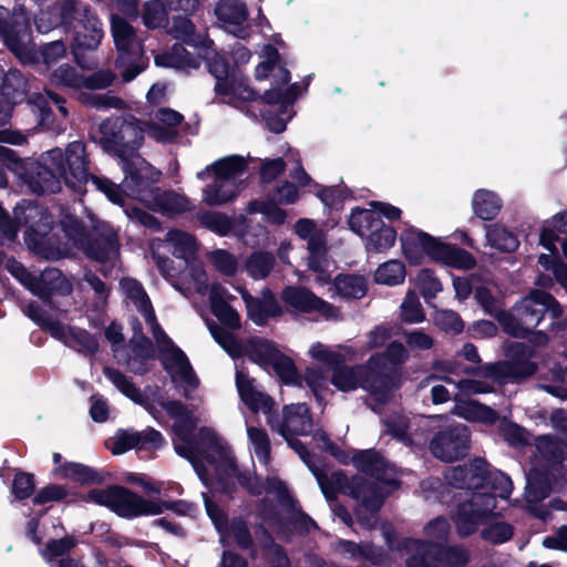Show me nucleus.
<instances>
[{"instance_id": "1", "label": "nucleus", "mask_w": 567, "mask_h": 567, "mask_svg": "<svg viewBox=\"0 0 567 567\" xmlns=\"http://www.w3.org/2000/svg\"><path fill=\"white\" fill-rule=\"evenodd\" d=\"M104 375L126 398L143 405L155 419L161 406L175 420L174 432L178 439L174 446L177 454L187 458L199 478L213 493H229L235 482L247 487L251 494H260L261 487L250 475L239 474L228 445L210 429H200L199 442L192 439V432L198 423L181 402L168 400L158 389H148L143 394L121 371L105 367Z\"/></svg>"}, {"instance_id": "2", "label": "nucleus", "mask_w": 567, "mask_h": 567, "mask_svg": "<svg viewBox=\"0 0 567 567\" xmlns=\"http://www.w3.org/2000/svg\"><path fill=\"white\" fill-rule=\"evenodd\" d=\"M446 480L452 486L475 489L471 498L460 505L455 516V525L462 536L474 533L480 524L486 523L494 514L496 498L506 499L513 491L511 478L499 471H487L483 460L451 468Z\"/></svg>"}, {"instance_id": "3", "label": "nucleus", "mask_w": 567, "mask_h": 567, "mask_svg": "<svg viewBox=\"0 0 567 567\" xmlns=\"http://www.w3.org/2000/svg\"><path fill=\"white\" fill-rule=\"evenodd\" d=\"M90 178L112 203L123 204L120 186L106 178L90 176L85 146L81 142L70 143L65 151L53 148L43 153L31 173L29 185L34 193H56L62 183L80 192Z\"/></svg>"}, {"instance_id": "4", "label": "nucleus", "mask_w": 567, "mask_h": 567, "mask_svg": "<svg viewBox=\"0 0 567 567\" xmlns=\"http://www.w3.org/2000/svg\"><path fill=\"white\" fill-rule=\"evenodd\" d=\"M354 466L375 478V483H368L362 478L348 477L341 472L331 474L330 482L318 476L320 487L327 498H333L337 491L351 494L358 502L357 516L368 527L373 526L371 519L380 509L384 497L399 487L396 472L377 452L368 450L358 452L352 456Z\"/></svg>"}, {"instance_id": "5", "label": "nucleus", "mask_w": 567, "mask_h": 567, "mask_svg": "<svg viewBox=\"0 0 567 567\" xmlns=\"http://www.w3.org/2000/svg\"><path fill=\"white\" fill-rule=\"evenodd\" d=\"M165 243L171 248L172 254L185 261L186 268L182 276V285L173 282L176 290L185 297H189L192 290L200 296H205L209 290V301L213 313L230 328L239 326L238 313L228 305L231 296L220 285H213L210 289L207 285V275L203 265L196 260L197 244L195 238L182 230H171L166 234Z\"/></svg>"}, {"instance_id": "6", "label": "nucleus", "mask_w": 567, "mask_h": 567, "mask_svg": "<svg viewBox=\"0 0 567 567\" xmlns=\"http://www.w3.org/2000/svg\"><path fill=\"white\" fill-rule=\"evenodd\" d=\"M383 361L382 355L373 354L365 364L355 367L339 364L332 370L331 384L342 392L362 388L375 403L372 409L377 411V404L388 402L396 390V383L384 374Z\"/></svg>"}, {"instance_id": "7", "label": "nucleus", "mask_w": 567, "mask_h": 567, "mask_svg": "<svg viewBox=\"0 0 567 567\" xmlns=\"http://www.w3.org/2000/svg\"><path fill=\"white\" fill-rule=\"evenodd\" d=\"M400 240L402 252L412 265H420L425 257L456 269L466 270L475 265V259L470 252L415 228L405 229Z\"/></svg>"}, {"instance_id": "8", "label": "nucleus", "mask_w": 567, "mask_h": 567, "mask_svg": "<svg viewBox=\"0 0 567 567\" xmlns=\"http://www.w3.org/2000/svg\"><path fill=\"white\" fill-rule=\"evenodd\" d=\"M102 147L110 154L120 157L123 162V171H132L135 176L141 175L134 163L142 159L136 155V151L141 147L144 135L147 134L145 123L136 118L114 117L104 121L100 126Z\"/></svg>"}, {"instance_id": "9", "label": "nucleus", "mask_w": 567, "mask_h": 567, "mask_svg": "<svg viewBox=\"0 0 567 567\" xmlns=\"http://www.w3.org/2000/svg\"><path fill=\"white\" fill-rule=\"evenodd\" d=\"M140 177L132 171H126L123 181V189L126 195L144 203L148 208L166 213H181L189 208V202L185 196L175 193H158L154 183L158 181L159 173L144 159H136Z\"/></svg>"}, {"instance_id": "10", "label": "nucleus", "mask_w": 567, "mask_h": 567, "mask_svg": "<svg viewBox=\"0 0 567 567\" xmlns=\"http://www.w3.org/2000/svg\"><path fill=\"white\" fill-rule=\"evenodd\" d=\"M558 318L563 309L557 300L542 290H533L522 298L507 315L499 316V324L505 332L514 337H526L542 321L544 313Z\"/></svg>"}, {"instance_id": "11", "label": "nucleus", "mask_w": 567, "mask_h": 567, "mask_svg": "<svg viewBox=\"0 0 567 567\" xmlns=\"http://www.w3.org/2000/svg\"><path fill=\"white\" fill-rule=\"evenodd\" d=\"M111 34L118 52L116 66L122 72L124 82L132 81L143 70L142 63V39L130 21L120 13H112Z\"/></svg>"}, {"instance_id": "12", "label": "nucleus", "mask_w": 567, "mask_h": 567, "mask_svg": "<svg viewBox=\"0 0 567 567\" xmlns=\"http://www.w3.org/2000/svg\"><path fill=\"white\" fill-rule=\"evenodd\" d=\"M61 227L66 241L56 248L54 257H62L73 254L74 249H83L85 254L102 262H114L118 255L117 237L115 233H110L102 241L95 245H85V233L80 223L73 216H66L61 221Z\"/></svg>"}, {"instance_id": "13", "label": "nucleus", "mask_w": 567, "mask_h": 567, "mask_svg": "<svg viewBox=\"0 0 567 567\" xmlns=\"http://www.w3.org/2000/svg\"><path fill=\"white\" fill-rule=\"evenodd\" d=\"M537 449L548 460L557 461L561 455L560 446L549 436L538 439ZM563 486V467L557 462H554L546 473L533 468L527 475L526 499L530 503L539 502L546 498L551 491Z\"/></svg>"}, {"instance_id": "14", "label": "nucleus", "mask_w": 567, "mask_h": 567, "mask_svg": "<svg viewBox=\"0 0 567 567\" xmlns=\"http://www.w3.org/2000/svg\"><path fill=\"white\" fill-rule=\"evenodd\" d=\"M266 492L272 495L280 504L281 512L276 516H265L269 527L278 534H286L293 529L298 533L309 532L315 523L303 513L296 509L286 485L276 477H270L266 482Z\"/></svg>"}, {"instance_id": "15", "label": "nucleus", "mask_w": 567, "mask_h": 567, "mask_svg": "<svg viewBox=\"0 0 567 567\" xmlns=\"http://www.w3.org/2000/svg\"><path fill=\"white\" fill-rule=\"evenodd\" d=\"M9 12L0 7V34L7 47L23 63H33L38 53L31 40L30 23L22 9L14 11L10 21Z\"/></svg>"}, {"instance_id": "16", "label": "nucleus", "mask_w": 567, "mask_h": 567, "mask_svg": "<svg viewBox=\"0 0 567 567\" xmlns=\"http://www.w3.org/2000/svg\"><path fill=\"white\" fill-rule=\"evenodd\" d=\"M210 333L216 342L233 358L247 355L266 370L280 353L275 344L265 339L251 338L246 343L239 342L231 333L209 324Z\"/></svg>"}, {"instance_id": "17", "label": "nucleus", "mask_w": 567, "mask_h": 567, "mask_svg": "<svg viewBox=\"0 0 567 567\" xmlns=\"http://www.w3.org/2000/svg\"><path fill=\"white\" fill-rule=\"evenodd\" d=\"M264 61L256 68V78L258 80L268 78L274 74L277 82L270 90L265 92L264 99L269 104L290 105L299 95L297 84L287 85L290 80L289 72L277 65L278 53L271 45H265L262 49Z\"/></svg>"}, {"instance_id": "18", "label": "nucleus", "mask_w": 567, "mask_h": 567, "mask_svg": "<svg viewBox=\"0 0 567 567\" xmlns=\"http://www.w3.org/2000/svg\"><path fill=\"white\" fill-rule=\"evenodd\" d=\"M27 315L37 324L49 331L53 338L64 342L66 346L75 349L78 352L89 355H93L97 352L99 342L96 338L87 331L65 326L59 320L44 315L34 305H30L28 307Z\"/></svg>"}, {"instance_id": "19", "label": "nucleus", "mask_w": 567, "mask_h": 567, "mask_svg": "<svg viewBox=\"0 0 567 567\" xmlns=\"http://www.w3.org/2000/svg\"><path fill=\"white\" fill-rule=\"evenodd\" d=\"M405 551L409 555L408 567H464L468 561L463 548H442L419 540H408Z\"/></svg>"}, {"instance_id": "20", "label": "nucleus", "mask_w": 567, "mask_h": 567, "mask_svg": "<svg viewBox=\"0 0 567 567\" xmlns=\"http://www.w3.org/2000/svg\"><path fill=\"white\" fill-rule=\"evenodd\" d=\"M268 424L287 441L303 462L309 463L306 447L292 437L293 435H307L312 430V419L305 403L286 405L282 419L269 417Z\"/></svg>"}, {"instance_id": "21", "label": "nucleus", "mask_w": 567, "mask_h": 567, "mask_svg": "<svg viewBox=\"0 0 567 567\" xmlns=\"http://www.w3.org/2000/svg\"><path fill=\"white\" fill-rule=\"evenodd\" d=\"M7 268L25 288L41 299L47 300L54 295H69L72 291L71 282L59 269L48 268L35 276L14 260L8 261Z\"/></svg>"}, {"instance_id": "22", "label": "nucleus", "mask_w": 567, "mask_h": 567, "mask_svg": "<svg viewBox=\"0 0 567 567\" xmlns=\"http://www.w3.org/2000/svg\"><path fill=\"white\" fill-rule=\"evenodd\" d=\"M152 333L161 352L163 365L173 382L184 388L195 389L198 385V379L185 353L173 343L161 327L158 332L152 331Z\"/></svg>"}, {"instance_id": "23", "label": "nucleus", "mask_w": 567, "mask_h": 567, "mask_svg": "<svg viewBox=\"0 0 567 567\" xmlns=\"http://www.w3.org/2000/svg\"><path fill=\"white\" fill-rule=\"evenodd\" d=\"M63 19L73 29L74 43L80 49H96L103 37L102 23L86 6L76 2L63 10Z\"/></svg>"}, {"instance_id": "24", "label": "nucleus", "mask_w": 567, "mask_h": 567, "mask_svg": "<svg viewBox=\"0 0 567 567\" xmlns=\"http://www.w3.org/2000/svg\"><path fill=\"white\" fill-rule=\"evenodd\" d=\"M295 233L302 240H307L308 266L318 274L317 281L326 284L329 275L326 271V235L312 219L301 218L295 224Z\"/></svg>"}, {"instance_id": "25", "label": "nucleus", "mask_w": 567, "mask_h": 567, "mask_svg": "<svg viewBox=\"0 0 567 567\" xmlns=\"http://www.w3.org/2000/svg\"><path fill=\"white\" fill-rule=\"evenodd\" d=\"M217 24L224 31L244 39L249 34V10L244 0H218L214 7Z\"/></svg>"}, {"instance_id": "26", "label": "nucleus", "mask_w": 567, "mask_h": 567, "mask_svg": "<svg viewBox=\"0 0 567 567\" xmlns=\"http://www.w3.org/2000/svg\"><path fill=\"white\" fill-rule=\"evenodd\" d=\"M164 443L162 434L151 427L143 431L118 430L112 437L107 440V447L115 455L126 453L132 449L137 450H156Z\"/></svg>"}, {"instance_id": "27", "label": "nucleus", "mask_w": 567, "mask_h": 567, "mask_svg": "<svg viewBox=\"0 0 567 567\" xmlns=\"http://www.w3.org/2000/svg\"><path fill=\"white\" fill-rule=\"evenodd\" d=\"M134 331L128 344V353H122L116 358L118 362L126 364L128 370L136 374H143L150 369L154 358V349L148 339L142 334L141 324L136 319L131 321Z\"/></svg>"}, {"instance_id": "28", "label": "nucleus", "mask_w": 567, "mask_h": 567, "mask_svg": "<svg viewBox=\"0 0 567 567\" xmlns=\"http://www.w3.org/2000/svg\"><path fill=\"white\" fill-rule=\"evenodd\" d=\"M467 427L457 424L449 431L441 432L431 442L433 455L442 461L452 462L462 456L468 449Z\"/></svg>"}, {"instance_id": "29", "label": "nucleus", "mask_w": 567, "mask_h": 567, "mask_svg": "<svg viewBox=\"0 0 567 567\" xmlns=\"http://www.w3.org/2000/svg\"><path fill=\"white\" fill-rule=\"evenodd\" d=\"M284 302L302 312H317L326 319H338V310L327 301L318 298L306 288L287 287L281 292Z\"/></svg>"}, {"instance_id": "30", "label": "nucleus", "mask_w": 567, "mask_h": 567, "mask_svg": "<svg viewBox=\"0 0 567 567\" xmlns=\"http://www.w3.org/2000/svg\"><path fill=\"white\" fill-rule=\"evenodd\" d=\"M203 496L206 512L220 535V542L223 544H229L234 540L240 547L247 548L251 539L244 522L234 520L230 526H227L223 512L205 494H203Z\"/></svg>"}, {"instance_id": "31", "label": "nucleus", "mask_w": 567, "mask_h": 567, "mask_svg": "<svg viewBox=\"0 0 567 567\" xmlns=\"http://www.w3.org/2000/svg\"><path fill=\"white\" fill-rule=\"evenodd\" d=\"M236 385L241 401L254 413H262L269 417H274L271 412L274 410V400L265 392L258 390L254 381L249 379L244 372H236Z\"/></svg>"}, {"instance_id": "32", "label": "nucleus", "mask_w": 567, "mask_h": 567, "mask_svg": "<svg viewBox=\"0 0 567 567\" xmlns=\"http://www.w3.org/2000/svg\"><path fill=\"white\" fill-rule=\"evenodd\" d=\"M114 512L122 517H136L140 515H157L163 513L159 503L147 501L131 491L120 487L117 489Z\"/></svg>"}, {"instance_id": "33", "label": "nucleus", "mask_w": 567, "mask_h": 567, "mask_svg": "<svg viewBox=\"0 0 567 567\" xmlns=\"http://www.w3.org/2000/svg\"><path fill=\"white\" fill-rule=\"evenodd\" d=\"M215 92L227 104L239 106L244 102L254 101L256 92L248 85L247 79L239 73L231 72L225 82H216Z\"/></svg>"}, {"instance_id": "34", "label": "nucleus", "mask_w": 567, "mask_h": 567, "mask_svg": "<svg viewBox=\"0 0 567 567\" xmlns=\"http://www.w3.org/2000/svg\"><path fill=\"white\" fill-rule=\"evenodd\" d=\"M247 169V159L240 155H230L223 157L205 169L197 173V177L200 181L206 179L209 176L219 177L225 182L231 184H240L239 179L244 176Z\"/></svg>"}, {"instance_id": "35", "label": "nucleus", "mask_w": 567, "mask_h": 567, "mask_svg": "<svg viewBox=\"0 0 567 567\" xmlns=\"http://www.w3.org/2000/svg\"><path fill=\"white\" fill-rule=\"evenodd\" d=\"M239 290L246 303L248 316L256 324L262 326L269 318L282 315V308L269 290L264 291L260 298H252L247 291Z\"/></svg>"}, {"instance_id": "36", "label": "nucleus", "mask_w": 567, "mask_h": 567, "mask_svg": "<svg viewBox=\"0 0 567 567\" xmlns=\"http://www.w3.org/2000/svg\"><path fill=\"white\" fill-rule=\"evenodd\" d=\"M183 121L182 114L171 109H161L150 123H145L147 135L157 142H171L178 133L177 127Z\"/></svg>"}, {"instance_id": "37", "label": "nucleus", "mask_w": 567, "mask_h": 567, "mask_svg": "<svg viewBox=\"0 0 567 567\" xmlns=\"http://www.w3.org/2000/svg\"><path fill=\"white\" fill-rule=\"evenodd\" d=\"M121 289L141 312L151 331L158 332L159 326L156 322L153 307L142 285L133 278H124L121 280Z\"/></svg>"}, {"instance_id": "38", "label": "nucleus", "mask_w": 567, "mask_h": 567, "mask_svg": "<svg viewBox=\"0 0 567 567\" xmlns=\"http://www.w3.org/2000/svg\"><path fill=\"white\" fill-rule=\"evenodd\" d=\"M53 102L58 105L59 112L63 117H66L68 111L65 106L62 104V100L51 92H47V95L41 93H34L28 99V104L31 105L32 112L39 118V125L47 130L53 131H62V126L60 124L54 125L53 116L51 114V110L49 107V103Z\"/></svg>"}, {"instance_id": "39", "label": "nucleus", "mask_w": 567, "mask_h": 567, "mask_svg": "<svg viewBox=\"0 0 567 567\" xmlns=\"http://www.w3.org/2000/svg\"><path fill=\"white\" fill-rule=\"evenodd\" d=\"M385 431L394 439L408 446L422 445L426 441V434L417 430L413 431L411 423L405 415L393 413L383 420Z\"/></svg>"}, {"instance_id": "40", "label": "nucleus", "mask_w": 567, "mask_h": 567, "mask_svg": "<svg viewBox=\"0 0 567 567\" xmlns=\"http://www.w3.org/2000/svg\"><path fill=\"white\" fill-rule=\"evenodd\" d=\"M16 219L28 226L30 233L39 236L45 235L53 223L51 215L42 207L28 204L23 209L19 207L14 212Z\"/></svg>"}, {"instance_id": "41", "label": "nucleus", "mask_w": 567, "mask_h": 567, "mask_svg": "<svg viewBox=\"0 0 567 567\" xmlns=\"http://www.w3.org/2000/svg\"><path fill=\"white\" fill-rule=\"evenodd\" d=\"M535 371L536 365L529 361L501 362L485 368L486 375L498 382L516 381L534 374Z\"/></svg>"}, {"instance_id": "42", "label": "nucleus", "mask_w": 567, "mask_h": 567, "mask_svg": "<svg viewBox=\"0 0 567 567\" xmlns=\"http://www.w3.org/2000/svg\"><path fill=\"white\" fill-rule=\"evenodd\" d=\"M308 353L313 360L333 369L344 361L357 357V352L350 347L338 346L329 348L320 342L313 343L309 348Z\"/></svg>"}, {"instance_id": "43", "label": "nucleus", "mask_w": 567, "mask_h": 567, "mask_svg": "<svg viewBox=\"0 0 567 567\" xmlns=\"http://www.w3.org/2000/svg\"><path fill=\"white\" fill-rule=\"evenodd\" d=\"M240 190V184H231L219 177L203 189V200L209 206H220L235 199Z\"/></svg>"}, {"instance_id": "44", "label": "nucleus", "mask_w": 567, "mask_h": 567, "mask_svg": "<svg viewBox=\"0 0 567 567\" xmlns=\"http://www.w3.org/2000/svg\"><path fill=\"white\" fill-rule=\"evenodd\" d=\"M60 478L71 480L80 484L102 483L104 475L92 467L80 463H64L53 470Z\"/></svg>"}, {"instance_id": "45", "label": "nucleus", "mask_w": 567, "mask_h": 567, "mask_svg": "<svg viewBox=\"0 0 567 567\" xmlns=\"http://www.w3.org/2000/svg\"><path fill=\"white\" fill-rule=\"evenodd\" d=\"M338 550L346 558L353 560H365L374 565H380L384 561L382 549L370 544L359 545L353 542L342 540L338 544Z\"/></svg>"}, {"instance_id": "46", "label": "nucleus", "mask_w": 567, "mask_h": 567, "mask_svg": "<svg viewBox=\"0 0 567 567\" xmlns=\"http://www.w3.org/2000/svg\"><path fill=\"white\" fill-rule=\"evenodd\" d=\"M172 32L175 38L181 39L197 50L208 49L209 44H213V41L205 33L196 32L192 21L184 17H178L174 20Z\"/></svg>"}, {"instance_id": "47", "label": "nucleus", "mask_w": 567, "mask_h": 567, "mask_svg": "<svg viewBox=\"0 0 567 567\" xmlns=\"http://www.w3.org/2000/svg\"><path fill=\"white\" fill-rule=\"evenodd\" d=\"M473 212L484 220H492L499 213L502 207L501 198L493 192L478 189L472 199Z\"/></svg>"}, {"instance_id": "48", "label": "nucleus", "mask_w": 567, "mask_h": 567, "mask_svg": "<svg viewBox=\"0 0 567 567\" xmlns=\"http://www.w3.org/2000/svg\"><path fill=\"white\" fill-rule=\"evenodd\" d=\"M558 234L567 235V210L546 220L539 236V244L549 251H556Z\"/></svg>"}, {"instance_id": "49", "label": "nucleus", "mask_w": 567, "mask_h": 567, "mask_svg": "<svg viewBox=\"0 0 567 567\" xmlns=\"http://www.w3.org/2000/svg\"><path fill=\"white\" fill-rule=\"evenodd\" d=\"M155 62L161 66L181 70L196 69L199 65L198 60L189 54L181 44H175L171 52L156 56Z\"/></svg>"}, {"instance_id": "50", "label": "nucleus", "mask_w": 567, "mask_h": 567, "mask_svg": "<svg viewBox=\"0 0 567 567\" xmlns=\"http://www.w3.org/2000/svg\"><path fill=\"white\" fill-rule=\"evenodd\" d=\"M384 358L382 362L385 365L384 374L396 383V389L400 385V373L396 368L398 364L405 362L409 358L406 348L400 342H391L384 353H379Z\"/></svg>"}, {"instance_id": "51", "label": "nucleus", "mask_w": 567, "mask_h": 567, "mask_svg": "<svg viewBox=\"0 0 567 567\" xmlns=\"http://www.w3.org/2000/svg\"><path fill=\"white\" fill-rule=\"evenodd\" d=\"M454 413L473 422L494 423L497 419V414L492 409L476 401L458 402Z\"/></svg>"}, {"instance_id": "52", "label": "nucleus", "mask_w": 567, "mask_h": 567, "mask_svg": "<svg viewBox=\"0 0 567 567\" xmlns=\"http://www.w3.org/2000/svg\"><path fill=\"white\" fill-rule=\"evenodd\" d=\"M405 276L406 270L404 264L396 259L381 264L374 271L375 282L390 287L403 284Z\"/></svg>"}, {"instance_id": "53", "label": "nucleus", "mask_w": 567, "mask_h": 567, "mask_svg": "<svg viewBox=\"0 0 567 567\" xmlns=\"http://www.w3.org/2000/svg\"><path fill=\"white\" fill-rule=\"evenodd\" d=\"M365 236L368 237L365 244L367 249L374 252L390 249L396 239L395 230L390 226H385L383 221H380V226L374 227Z\"/></svg>"}, {"instance_id": "54", "label": "nucleus", "mask_w": 567, "mask_h": 567, "mask_svg": "<svg viewBox=\"0 0 567 567\" xmlns=\"http://www.w3.org/2000/svg\"><path fill=\"white\" fill-rule=\"evenodd\" d=\"M334 289L344 298H362L367 292V282L359 275H340L334 280Z\"/></svg>"}, {"instance_id": "55", "label": "nucleus", "mask_w": 567, "mask_h": 567, "mask_svg": "<svg viewBox=\"0 0 567 567\" xmlns=\"http://www.w3.org/2000/svg\"><path fill=\"white\" fill-rule=\"evenodd\" d=\"M2 96L11 104L20 102L25 94V80L18 70H10L3 79Z\"/></svg>"}, {"instance_id": "56", "label": "nucleus", "mask_w": 567, "mask_h": 567, "mask_svg": "<svg viewBox=\"0 0 567 567\" xmlns=\"http://www.w3.org/2000/svg\"><path fill=\"white\" fill-rule=\"evenodd\" d=\"M245 422L254 453L261 463L267 464L270 457V443L267 433L262 429L254 426L248 419Z\"/></svg>"}, {"instance_id": "57", "label": "nucleus", "mask_w": 567, "mask_h": 567, "mask_svg": "<svg viewBox=\"0 0 567 567\" xmlns=\"http://www.w3.org/2000/svg\"><path fill=\"white\" fill-rule=\"evenodd\" d=\"M380 221L382 220L375 212L360 208L353 209L349 218L350 228L360 236H365L374 227H379Z\"/></svg>"}, {"instance_id": "58", "label": "nucleus", "mask_w": 567, "mask_h": 567, "mask_svg": "<svg viewBox=\"0 0 567 567\" xmlns=\"http://www.w3.org/2000/svg\"><path fill=\"white\" fill-rule=\"evenodd\" d=\"M486 239L492 247L504 251H512L518 247L517 238L501 225L487 226Z\"/></svg>"}, {"instance_id": "59", "label": "nucleus", "mask_w": 567, "mask_h": 567, "mask_svg": "<svg viewBox=\"0 0 567 567\" xmlns=\"http://www.w3.org/2000/svg\"><path fill=\"white\" fill-rule=\"evenodd\" d=\"M275 265V258L270 252L257 251L246 262V270L254 279H262L269 275Z\"/></svg>"}, {"instance_id": "60", "label": "nucleus", "mask_w": 567, "mask_h": 567, "mask_svg": "<svg viewBox=\"0 0 567 567\" xmlns=\"http://www.w3.org/2000/svg\"><path fill=\"white\" fill-rule=\"evenodd\" d=\"M198 54L207 61L209 72L215 76L216 82H225L226 78H230L229 68L215 49L209 44L208 49H199Z\"/></svg>"}, {"instance_id": "61", "label": "nucleus", "mask_w": 567, "mask_h": 567, "mask_svg": "<svg viewBox=\"0 0 567 567\" xmlns=\"http://www.w3.org/2000/svg\"><path fill=\"white\" fill-rule=\"evenodd\" d=\"M415 286L423 298L429 301L442 291L443 287L439 278L430 269H421L415 277Z\"/></svg>"}, {"instance_id": "62", "label": "nucleus", "mask_w": 567, "mask_h": 567, "mask_svg": "<svg viewBox=\"0 0 567 567\" xmlns=\"http://www.w3.org/2000/svg\"><path fill=\"white\" fill-rule=\"evenodd\" d=\"M142 19L145 27L150 29L159 28L167 22V11L161 1H147L143 7Z\"/></svg>"}, {"instance_id": "63", "label": "nucleus", "mask_w": 567, "mask_h": 567, "mask_svg": "<svg viewBox=\"0 0 567 567\" xmlns=\"http://www.w3.org/2000/svg\"><path fill=\"white\" fill-rule=\"evenodd\" d=\"M400 313L403 321L409 323L422 322L425 318L416 293L409 290L401 303Z\"/></svg>"}, {"instance_id": "64", "label": "nucleus", "mask_w": 567, "mask_h": 567, "mask_svg": "<svg viewBox=\"0 0 567 567\" xmlns=\"http://www.w3.org/2000/svg\"><path fill=\"white\" fill-rule=\"evenodd\" d=\"M247 212L249 214L260 213L266 219L272 224H284L286 220V213L277 206V204L266 200H254L248 204Z\"/></svg>"}]
</instances>
